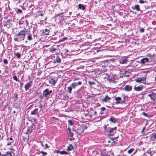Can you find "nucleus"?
<instances>
[{"mask_svg":"<svg viewBox=\"0 0 156 156\" xmlns=\"http://www.w3.org/2000/svg\"><path fill=\"white\" fill-rule=\"evenodd\" d=\"M100 120L101 119H102L103 118L102 117H100Z\"/></svg>","mask_w":156,"mask_h":156,"instance_id":"nucleus-60","label":"nucleus"},{"mask_svg":"<svg viewBox=\"0 0 156 156\" xmlns=\"http://www.w3.org/2000/svg\"><path fill=\"white\" fill-rule=\"evenodd\" d=\"M67 37H63L62 39H61L60 40H59V42H62V41H64L65 40H67Z\"/></svg>","mask_w":156,"mask_h":156,"instance_id":"nucleus-34","label":"nucleus"},{"mask_svg":"<svg viewBox=\"0 0 156 156\" xmlns=\"http://www.w3.org/2000/svg\"><path fill=\"white\" fill-rule=\"evenodd\" d=\"M16 112L15 111H13V113H14V114H15V113H16Z\"/></svg>","mask_w":156,"mask_h":156,"instance_id":"nucleus-58","label":"nucleus"},{"mask_svg":"<svg viewBox=\"0 0 156 156\" xmlns=\"http://www.w3.org/2000/svg\"><path fill=\"white\" fill-rule=\"evenodd\" d=\"M74 128L68 127L66 132L68 135L70 136H73V132H74Z\"/></svg>","mask_w":156,"mask_h":156,"instance_id":"nucleus-6","label":"nucleus"},{"mask_svg":"<svg viewBox=\"0 0 156 156\" xmlns=\"http://www.w3.org/2000/svg\"><path fill=\"white\" fill-rule=\"evenodd\" d=\"M13 142H9L7 144V146L11 144V143H12Z\"/></svg>","mask_w":156,"mask_h":156,"instance_id":"nucleus-47","label":"nucleus"},{"mask_svg":"<svg viewBox=\"0 0 156 156\" xmlns=\"http://www.w3.org/2000/svg\"><path fill=\"white\" fill-rule=\"evenodd\" d=\"M3 62L5 64H7L8 63V61L6 59H4Z\"/></svg>","mask_w":156,"mask_h":156,"instance_id":"nucleus-38","label":"nucleus"},{"mask_svg":"<svg viewBox=\"0 0 156 156\" xmlns=\"http://www.w3.org/2000/svg\"><path fill=\"white\" fill-rule=\"evenodd\" d=\"M104 129L106 134L108 136H113L116 133L117 127H115L114 128L108 127L107 128V127L105 126Z\"/></svg>","mask_w":156,"mask_h":156,"instance_id":"nucleus-2","label":"nucleus"},{"mask_svg":"<svg viewBox=\"0 0 156 156\" xmlns=\"http://www.w3.org/2000/svg\"><path fill=\"white\" fill-rule=\"evenodd\" d=\"M1 73V71L0 70V74Z\"/></svg>","mask_w":156,"mask_h":156,"instance_id":"nucleus-62","label":"nucleus"},{"mask_svg":"<svg viewBox=\"0 0 156 156\" xmlns=\"http://www.w3.org/2000/svg\"><path fill=\"white\" fill-rule=\"evenodd\" d=\"M131 8L133 10H135L137 11H139L140 10V6L139 5H136L132 6Z\"/></svg>","mask_w":156,"mask_h":156,"instance_id":"nucleus-18","label":"nucleus"},{"mask_svg":"<svg viewBox=\"0 0 156 156\" xmlns=\"http://www.w3.org/2000/svg\"><path fill=\"white\" fill-rule=\"evenodd\" d=\"M115 100L116 101L115 102V103L116 104H118L120 103V102L119 101H121L122 100V98H121L119 97H118L115 98Z\"/></svg>","mask_w":156,"mask_h":156,"instance_id":"nucleus-20","label":"nucleus"},{"mask_svg":"<svg viewBox=\"0 0 156 156\" xmlns=\"http://www.w3.org/2000/svg\"><path fill=\"white\" fill-rule=\"evenodd\" d=\"M143 89V87L142 85H139L138 87H134V90L136 91H140L142 90Z\"/></svg>","mask_w":156,"mask_h":156,"instance_id":"nucleus-15","label":"nucleus"},{"mask_svg":"<svg viewBox=\"0 0 156 156\" xmlns=\"http://www.w3.org/2000/svg\"><path fill=\"white\" fill-rule=\"evenodd\" d=\"M73 147L72 145H70L68 147L67 151H70L73 150Z\"/></svg>","mask_w":156,"mask_h":156,"instance_id":"nucleus-28","label":"nucleus"},{"mask_svg":"<svg viewBox=\"0 0 156 156\" xmlns=\"http://www.w3.org/2000/svg\"><path fill=\"white\" fill-rule=\"evenodd\" d=\"M26 32L25 30H23L16 34L14 35V40L16 41L19 42L24 40Z\"/></svg>","mask_w":156,"mask_h":156,"instance_id":"nucleus-1","label":"nucleus"},{"mask_svg":"<svg viewBox=\"0 0 156 156\" xmlns=\"http://www.w3.org/2000/svg\"><path fill=\"white\" fill-rule=\"evenodd\" d=\"M152 136H156V134H153Z\"/></svg>","mask_w":156,"mask_h":156,"instance_id":"nucleus-52","label":"nucleus"},{"mask_svg":"<svg viewBox=\"0 0 156 156\" xmlns=\"http://www.w3.org/2000/svg\"><path fill=\"white\" fill-rule=\"evenodd\" d=\"M40 153H42L43 154V155H44V156L46 155L47 154V152H44L42 151H41L40 152Z\"/></svg>","mask_w":156,"mask_h":156,"instance_id":"nucleus-36","label":"nucleus"},{"mask_svg":"<svg viewBox=\"0 0 156 156\" xmlns=\"http://www.w3.org/2000/svg\"><path fill=\"white\" fill-rule=\"evenodd\" d=\"M27 41H25V42H26V43H27Z\"/></svg>","mask_w":156,"mask_h":156,"instance_id":"nucleus-63","label":"nucleus"},{"mask_svg":"<svg viewBox=\"0 0 156 156\" xmlns=\"http://www.w3.org/2000/svg\"><path fill=\"white\" fill-rule=\"evenodd\" d=\"M101 111L100 113L101 114H104V111L106 110L105 108L103 107L101 108Z\"/></svg>","mask_w":156,"mask_h":156,"instance_id":"nucleus-27","label":"nucleus"},{"mask_svg":"<svg viewBox=\"0 0 156 156\" xmlns=\"http://www.w3.org/2000/svg\"><path fill=\"white\" fill-rule=\"evenodd\" d=\"M26 22L27 23V25H28V21L27 20H26Z\"/></svg>","mask_w":156,"mask_h":156,"instance_id":"nucleus-56","label":"nucleus"},{"mask_svg":"<svg viewBox=\"0 0 156 156\" xmlns=\"http://www.w3.org/2000/svg\"><path fill=\"white\" fill-rule=\"evenodd\" d=\"M9 139L10 140H12V137H10L9 138Z\"/></svg>","mask_w":156,"mask_h":156,"instance_id":"nucleus-59","label":"nucleus"},{"mask_svg":"<svg viewBox=\"0 0 156 156\" xmlns=\"http://www.w3.org/2000/svg\"><path fill=\"white\" fill-rule=\"evenodd\" d=\"M110 99H111L108 96H106L104 98L102 99V101H104L106 102H107L108 101L110 100Z\"/></svg>","mask_w":156,"mask_h":156,"instance_id":"nucleus-24","label":"nucleus"},{"mask_svg":"<svg viewBox=\"0 0 156 156\" xmlns=\"http://www.w3.org/2000/svg\"><path fill=\"white\" fill-rule=\"evenodd\" d=\"M75 132L79 135H80L83 132V128L81 127L78 128L77 129H75Z\"/></svg>","mask_w":156,"mask_h":156,"instance_id":"nucleus-10","label":"nucleus"},{"mask_svg":"<svg viewBox=\"0 0 156 156\" xmlns=\"http://www.w3.org/2000/svg\"><path fill=\"white\" fill-rule=\"evenodd\" d=\"M39 112V111L38 108H36L31 111L30 115H37L38 114Z\"/></svg>","mask_w":156,"mask_h":156,"instance_id":"nucleus-14","label":"nucleus"},{"mask_svg":"<svg viewBox=\"0 0 156 156\" xmlns=\"http://www.w3.org/2000/svg\"><path fill=\"white\" fill-rule=\"evenodd\" d=\"M59 153H60L61 154H68V153L67 152L64 151H60Z\"/></svg>","mask_w":156,"mask_h":156,"instance_id":"nucleus-32","label":"nucleus"},{"mask_svg":"<svg viewBox=\"0 0 156 156\" xmlns=\"http://www.w3.org/2000/svg\"><path fill=\"white\" fill-rule=\"evenodd\" d=\"M17 13H21L22 11L20 9H18L17 11Z\"/></svg>","mask_w":156,"mask_h":156,"instance_id":"nucleus-40","label":"nucleus"},{"mask_svg":"<svg viewBox=\"0 0 156 156\" xmlns=\"http://www.w3.org/2000/svg\"><path fill=\"white\" fill-rule=\"evenodd\" d=\"M32 81L30 80L29 83H27L25 85V89L26 91H27L29 88L31 86Z\"/></svg>","mask_w":156,"mask_h":156,"instance_id":"nucleus-12","label":"nucleus"},{"mask_svg":"<svg viewBox=\"0 0 156 156\" xmlns=\"http://www.w3.org/2000/svg\"><path fill=\"white\" fill-rule=\"evenodd\" d=\"M63 13H61L58 14V16H61V19H63V16L62 15H63Z\"/></svg>","mask_w":156,"mask_h":156,"instance_id":"nucleus-37","label":"nucleus"},{"mask_svg":"<svg viewBox=\"0 0 156 156\" xmlns=\"http://www.w3.org/2000/svg\"><path fill=\"white\" fill-rule=\"evenodd\" d=\"M147 97H150L151 100L154 102L156 98V94L152 92L151 94H148Z\"/></svg>","mask_w":156,"mask_h":156,"instance_id":"nucleus-8","label":"nucleus"},{"mask_svg":"<svg viewBox=\"0 0 156 156\" xmlns=\"http://www.w3.org/2000/svg\"><path fill=\"white\" fill-rule=\"evenodd\" d=\"M78 7L79 8L82 9L83 10H84L85 9V7L84 6L81 4H79L78 5Z\"/></svg>","mask_w":156,"mask_h":156,"instance_id":"nucleus-25","label":"nucleus"},{"mask_svg":"<svg viewBox=\"0 0 156 156\" xmlns=\"http://www.w3.org/2000/svg\"><path fill=\"white\" fill-rule=\"evenodd\" d=\"M41 31H42V33H44V35H49V33L50 30L48 29H46L45 30H43Z\"/></svg>","mask_w":156,"mask_h":156,"instance_id":"nucleus-19","label":"nucleus"},{"mask_svg":"<svg viewBox=\"0 0 156 156\" xmlns=\"http://www.w3.org/2000/svg\"><path fill=\"white\" fill-rule=\"evenodd\" d=\"M52 93L51 90H49L48 89H45L43 91V95L45 97H47L48 95H50Z\"/></svg>","mask_w":156,"mask_h":156,"instance_id":"nucleus-5","label":"nucleus"},{"mask_svg":"<svg viewBox=\"0 0 156 156\" xmlns=\"http://www.w3.org/2000/svg\"><path fill=\"white\" fill-rule=\"evenodd\" d=\"M23 139L25 140L26 139L27 140H28L29 139V137H27V138H25V139Z\"/></svg>","mask_w":156,"mask_h":156,"instance_id":"nucleus-54","label":"nucleus"},{"mask_svg":"<svg viewBox=\"0 0 156 156\" xmlns=\"http://www.w3.org/2000/svg\"><path fill=\"white\" fill-rule=\"evenodd\" d=\"M147 78L145 77H138L135 79V81L136 82H142L145 81Z\"/></svg>","mask_w":156,"mask_h":156,"instance_id":"nucleus-11","label":"nucleus"},{"mask_svg":"<svg viewBox=\"0 0 156 156\" xmlns=\"http://www.w3.org/2000/svg\"><path fill=\"white\" fill-rule=\"evenodd\" d=\"M146 127L145 126L142 129V131L141 132V133H143L144 130L146 129Z\"/></svg>","mask_w":156,"mask_h":156,"instance_id":"nucleus-45","label":"nucleus"},{"mask_svg":"<svg viewBox=\"0 0 156 156\" xmlns=\"http://www.w3.org/2000/svg\"><path fill=\"white\" fill-rule=\"evenodd\" d=\"M43 107L42 106V105H40L39 106V108H41L42 107Z\"/></svg>","mask_w":156,"mask_h":156,"instance_id":"nucleus-51","label":"nucleus"},{"mask_svg":"<svg viewBox=\"0 0 156 156\" xmlns=\"http://www.w3.org/2000/svg\"><path fill=\"white\" fill-rule=\"evenodd\" d=\"M109 121L114 123L116 122L117 121V119L114 117H111L110 118Z\"/></svg>","mask_w":156,"mask_h":156,"instance_id":"nucleus-22","label":"nucleus"},{"mask_svg":"<svg viewBox=\"0 0 156 156\" xmlns=\"http://www.w3.org/2000/svg\"><path fill=\"white\" fill-rule=\"evenodd\" d=\"M89 84H90V85H92L93 84H95V83H94V82H90V81H89L88 82Z\"/></svg>","mask_w":156,"mask_h":156,"instance_id":"nucleus-41","label":"nucleus"},{"mask_svg":"<svg viewBox=\"0 0 156 156\" xmlns=\"http://www.w3.org/2000/svg\"><path fill=\"white\" fill-rule=\"evenodd\" d=\"M23 83H22V82H20V87L21 88L22 87V86H23Z\"/></svg>","mask_w":156,"mask_h":156,"instance_id":"nucleus-50","label":"nucleus"},{"mask_svg":"<svg viewBox=\"0 0 156 156\" xmlns=\"http://www.w3.org/2000/svg\"><path fill=\"white\" fill-rule=\"evenodd\" d=\"M45 147L46 148H49V146H48L47 144H45Z\"/></svg>","mask_w":156,"mask_h":156,"instance_id":"nucleus-49","label":"nucleus"},{"mask_svg":"<svg viewBox=\"0 0 156 156\" xmlns=\"http://www.w3.org/2000/svg\"><path fill=\"white\" fill-rule=\"evenodd\" d=\"M40 15L41 16H44V14L43 13H41L40 14Z\"/></svg>","mask_w":156,"mask_h":156,"instance_id":"nucleus-53","label":"nucleus"},{"mask_svg":"<svg viewBox=\"0 0 156 156\" xmlns=\"http://www.w3.org/2000/svg\"><path fill=\"white\" fill-rule=\"evenodd\" d=\"M119 63L122 64H125L128 61V59L127 57H124L119 60Z\"/></svg>","mask_w":156,"mask_h":156,"instance_id":"nucleus-9","label":"nucleus"},{"mask_svg":"<svg viewBox=\"0 0 156 156\" xmlns=\"http://www.w3.org/2000/svg\"><path fill=\"white\" fill-rule=\"evenodd\" d=\"M49 83L52 85H54L56 83V81L54 80L53 79H51L49 80Z\"/></svg>","mask_w":156,"mask_h":156,"instance_id":"nucleus-23","label":"nucleus"},{"mask_svg":"<svg viewBox=\"0 0 156 156\" xmlns=\"http://www.w3.org/2000/svg\"><path fill=\"white\" fill-rule=\"evenodd\" d=\"M2 62V60L1 59L0 60V62Z\"/></svg>","mask_w":156,"mask_h":156,"instance_id":"nucleus-64","label":"nucleus"},{"mask_svg":"<svg viewBox=\"0 0 156 156\" xmlns=\"http://www.w3.org/2000/svg\"><path fill=\"white\" fill-rule=\"evenodd\" d=\"M13 79L14 80H16V81H18L19 82V80H18L17 76L16 75L14 76L13 77Z\"/></svg>","mask_w":156,"mask_h":156,"instance_id":"nucleus-35","label":"nucleus"},{"mask_svg":"<svg viewBox=\"0 0 156 156\" xmlns=\"http://www.w3.org/2000/svg\"><path fill=\"white\" fill-rule=\"evenodd\" d=\"M147 153L149 154L150 155V156H152L153 154V152L151 151L150 149L147 151Z\"/></svg>","mask_w":156,"mask_h":156,"instance_id":"nucleus-30","label":"nucleus"},{"mask_svg":"<svg viewBox=\"0 0 156 156\" xmlns=\"http://www.w3.org/2000/svg\"><path fill=\"white\" fill-rule=\"evenodd\" d=\"M139 2L140 4H143L145 2V1L143 0H140L139 1Z\"/></svg>","mask_w":156,"mask_h":156,"instance_id":"nucleus-42","label":"nucleus"},{"mask_svg":"<svg viewBox=\"0 0 156 156\" xmlns=\"http://www.w3.org/2000/svg\"><path fill=\"white\" fill-rule=\"evenodd\" d=\"M150 62V59L147 58H145L142 59L140 61L141 64H143L144 65H148Z\"/></svg>","mask_w":156,"mask_h":156,"instance_id":"nucleus-4","label":"nucleus"},{"mask_svg":"<svg viewBox=\"0 0 156 156\" xmlns=\"http://www.w3.org/2000/svg\"><path fill=\"white\" fill-rule=\"evenodd\" d=\"M82 84V82L79 81L78 82H74L69 87L67 88L68 90L69 91V93H71L72 88L75 89L76 87L78 85H81Z\"/></svg>","mask_w":156,"mask_h":156,"instance_id":"nucleus-3","label":"nucleus"},{"mask_svg":"<svg viewBox=\"0 0 156 156\" xmlns=\"http://www.w3.org/2000/svg\"><path fill=\"white\" fill-rule=\"evenodd\" d=\"M68 127L70 128H73V121L71 120L68 121Z\"/></svg>","mask_w":156,"mask_h":156,"instance_id":"nucleus-16","label":"nucleus"},{"mask_svg":"<svg viewBox=\"0 0 156 156\" xmlns=\"http://www.w3.org/2000/svg\"><path fill=\"white\" fill-rule=\"evenodd\" d=\"M61 61V60L60 57H59L58 55L57 56L55 60V61L54 62V63H60Z\"/></svg>","mask_w":156,"mask_h":156,"instance_id":"nucleus-21","label":"nucleus"},{"mask_svg":"<svg viewBox=\"0 0 156 156\" xmlns=\"http://www.w3.org/2000/svg\"><path fill=\"white\" fill-rule=\"evenodd\" d=\"M64 96V98L66 100H67L69 98V97L67 96V95Z\"/></svg>","mask_w":156,"mask_h":156,"instance_id":"nucleus-43","label":"nucleus"},{"mask_svg":"<svg viewBox=\"0 0 156 156\" xmlns=\"http://www.w3.org/2000/svg\"><path fill=\"white\" fill-rule=\"evenodd\" d=\"M151 139L152 140H153L154 139H156V137H151Z\"/></svg>","mask_w":156,"mask_h":156,"instance_id":"nucleus-48","label":"nucleus"},{"mask_svg":"<svg viewBox=\"0 0 156 156\" xmlns=\"http://www.w3.org/2000/svg\"><path fill=\"white\" fill-rule=\"evenodd\" d=\"M144 29L143 28H140V31L141 33H143L144 31Z\"/></svg>","mask_w":156,"mask_h":156,"instance_id":"nucleus-39","label":"nucleus"},{"mask_svg":"<svg viewBox=\"0 0 156 156\" xmlns=\"http://www.w3.org/2000/svg\"><path fill=\"white\" fill-rule=\"evenodd\" d=\"M70 140H74V138H70Z\"/></svg>","mask_w":156,"mask_h":156,"instance_id":"nucleus-57","label":"nucleus"},{"mask_svg":"<svg viewBox=\"0 0 156 156\" xmlns=\"http://www.w3.org/2000/svg\"><path fill=\"white\" fill-rule=\"evenodd\" d=\"M56 50V49H55V48H53V49H52V50H51V52H54Z\"/></svg>","mask_w":156,"mask_h":156,"instance_id":"nucleus-46","label":"nucleus"},{"mask_svg":"<svg viewBox=\"0 0 156 156\" xmlns=\"http://www.w3.org/2000/svg\"><path fill=\"white\" fill-rule=\"evenodd\" d=\"M70 29V27H68V29Z\"/></svg>","mask_w":156,"mask_h":156,"instance_id":"nucleus-61","label":"nucleus"},{"mask_svg":"<svg viewBox=\"0 0 156 156\" xmlns=\"http://www.w3.org/2000/svg\"><path fill=\"white\" fill-rule=\"evenodd\" d=\"M34 126V124L33 123L32 124V125L30 127H28L27 132L28 133H30L32 131V130H33Z\"/></svg>","mask_w":156,"mask_h":156,"instance_id":"nucleus-17","label":"nucleus"},{"mask_svg":"<svg viewBox=\"0 0 156 156\" xmlns=\"http://www.w3.org/2000/svg\"><path fill=\"white\" fill-rule=\"evenodd\" d=\"M142 114L144 116L147 117L148 116V114L147 113H145L144 112H143Z\"/></svg>","mask_w":156,"mask_h":156,"instance_id":"nucleus-44","label":"nucleus"},{"mask_svg":"<svg viewBox=\"0 0 156 156\" xmlns=\"http://www.w3.org/2000/svg\"><path fill=\"white\" fill-rule=\"evenodd\" d=\"M27 39L29 41H30L32 39V35L31 34H29L27 37Z\"/></svg>","mask_w":156,"mask_h":156,"instance_id":"nucleus-29","label":"nucleus"},{"mask_svg":"<svg viewBox=\"0 0 156 156\" xmlns=\"http://www.w3.org/2000/svg\"><path fill=\"white\" fill-rule=\"evenodd\" d=\"M14 54L15 55H16L17 57L18 58H20V55L19 53V52L16 53H14Z\"/></svg>","mask_w":156,"mask_h":156,"instance_id":"nucleus-31","label":"nucleus"},{"mask_svg":"<svg viewBox=\"0 0 156 156\" xmlns=\"http://www.w3.org/2000/svg\"><path fill=\"white\" fill-rule=\"evenodd\" d=\"M134 150V149L133 148H131V149L129 150L128 151V152L129 154L131 153Z\"/></svg>","mask_w":156,"mask_h":156,"instance_id":"nucleus-33","label":"nucleus"},{"mask_svg":"<svg viewBox=\"0 0 156 156\" xmlns=\"http://www.w3.org/2000/svg\"><path fill=\"white\" fill-rule=\"evenodd\" d=\"M119 137H115V138H113L112 137L110 138V140L108 141L109 143H114V144H119L117 142V139Z\"/></svg>","mask_w":156,"mask_h":156,"instance_id":"nucleus-7","label":"nucleus"},{"mask_svg":"<svg viewBox=\"0 0 156 156\" xmlns=\"http://www.w3.org/2000/svg\"><path fill=\"white\" fill-rule=\"evenodd\" d=\"M52 119H57V118H55V117H52Z\"/></svg>","mask_w":156,"mask_h":156,"instance_id":"nucleus-55","label":"nucleus"},{"mask_svg":"<svg viewBox=\"0 0 156 156\" xmlns=\"http://www.w3.org/2000/svg\"><path fill=\"white\" fill-rule=\"evenodd\" d=\"M2 156H12L11 152L9 151L7 152L6 154H3Z\"/></svg>","mask_w":156,"mask_h":156,"instance_id":"nucleus-26","label":"nucleus"},{"mask_svg":"<svg viewBox=\"0 0 156 156\" xmlns=\"http://www.w3.org/2000/svg\"><path fill=\"white\" fill-rule=\"evenodd\" d=\"M132 89V87L129 85H126L125 87L123 88L124 90L127 91H130Z\"/></svg>","mask_w":156,"mask_h":156,"instance_id":"nucleus-13","label":"nucleus"}]
</instances>
